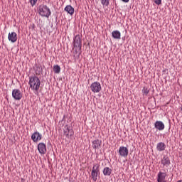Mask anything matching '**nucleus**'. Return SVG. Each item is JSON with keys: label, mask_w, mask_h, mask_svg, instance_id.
I'll use <instances>...</instances> for the list:
<instances>
[{"label": "nucleus", "mask_w": 182, "mask_h": 182, "mask_svg": "<svg viewBox=\"0 0 182 182\" xmlns=\"http://www.w3.org/2000/svg\"><path fill=\"white\" fill-rule=\"evenodd\" d=\"M38 150L40 154H46V144L43 143H39L38 144Z\"/></svg>", "instance_id": "9"}, {"label": "nucleus", "mask_w": 182, "mask_h": 182, "mask_svg": "<svg viewBox=\"0 0 182 182\" xmlns=\"http://www.w3.org/2000/svg\"><path fill=\"white\" fill-rule=\"evenodd\" d=\"M53 72L56 74L60 73V66L59 65H55L53 66Z\"/></svg>", "instance_id": "20"}, {"label": "nucleus", "mask_w": 182, "mask_h": 182, "mask_svg": "<svg viewBox=\"0 0 182 182\" xmlns=\"http://www.w3.org/2000/svg\"><path fill=\"white\" fill-rule=\"evenodd\" d=\"M102 5L109 6V0H101Z\"/></svg>", "instance_id": "22"}, {"label": "nucleus", "mask_w": 182, "mask_h": 182, "mask_svg": "<svg viewBox=\"0 0 182 182\" xmlns=\"http://www.w3.org/2000/svg\"><path fill=\"white\" fill-rule=\"evenodd\" d=\"M143 96H147L150 93V90L146 87H144L142 90Z\"/></svg>", "instance_id": "21"}, {"label": "nucleus", "mask_w": 182, "mask_h": 182, "mask_svg": "<svg viewBox=\"0 0 182 182\" xmlns=\"http://www.w3.org/2000/svg\"><path fill=\"white\" fill-rule=\"evenodd\" d=\"M64 11L68 13L69 15H73V14H75V9L70 5L66 6L65 8L64 9Z\"/></svg>", "instance_id": "16"}, {"label": "nucleus", "mask_w": 182, "mask_h": 182, "mask_svg": "<svg viewBox=\"0 0 182 182\" xmlns=\"http://www.w3.org/2000/svg\"><path fill=\"white\" fill-rule=\"evenodd\" d=\"M119 154L121 157H127V156H129V149L126 146H120Z\"/></svg>", "instance_id": "7"}, {"label": "nucleus", "mask_w": 182, "mask_h": 182, "mask_svg": "<svg viewBox=\"0 0 182 182\" xmlns=\"http://www.w3.org/2000/svg\"><path fill=\"white\" fill-rule=\"evenodd\" d=\"M90 88L93 93H99L102 90V85L99 82H94L91 84Z\"/></svg>", "instance_id": "5"}, {"label": "nucleus", "mask_w": 182, "mask_h": 182, "mask_svg": "<svg viewBox=\"0 0 182 182\" xmlns=\"http://www.w3.org/2000/svg\"><path fill=\"white\" fill-rule=\"evenodd\" d=\"M74 48H77L76 51L80 55L82 53V38L77 35L74 38Z\"/></svg>", "instance_id": "3"}, {"label": "nucleus", "mask_w": 182, "mask_h": 182, "mask_svg": "<svg viewBox=\"0 0 182 182\" xmlns=\"http://www.w3.org/2000/svg\"><path fill=\"white\" fill-rule=\"evenodd\" d=\"M28 85L31 90H35L38 92L41 87V80L36 75H33L29 77Z\"/></svg>", "instance_id": "1"}, {"label": "nucleus", "mask_w": 182, "mask_h": 182, "mask_svg": "<svg viewBox=\"0 0 182 182\" xmlns=\"http://www.w3.org/2000/svg\"><path fill=\"white\" fill-rule=\"evenodd\" d=\"M38 14L41 15V16L48 18V16H50V9H48V6L46 5H41L39 6L38 9Z\"/></svg>", "instance_id": "2"}, {"label": "nucleus", "mask_w": 182, "mask_h": 182, "mask_svg": "<svg viewBox=\"0 0 182 182\" xmlns=\"http://www.w3.org/2000/svg\"><path fill=\"white\" fill-rule=\"evenodd\" d=\"M102 146V141L99 139H95L92 141V147L96 150L97 149H100V146Z\"/></svg>", "instance_id": "13"}, {"label": "nucleus", "mask_w": 182, "mask_h": 182, "mask_svg": "<svg viewBox=\"0 0 182 182\" xmlns=\"http://www.w3.org/2000/svg\"><path fill=\"white\" fill-rule=\"evenodd\" d=\"M161 164L164 166V167H168L169 165L171 164L170 162V158L168 156L164 155L163 158L161 160Z\"/></svg>", "instance_id": "10"}, {"label": "nucleus", "mask_w": 182, "mask_h": 182, "mask_svg": "<svg viewBox=\"0 0 182 182\" xmlns=\"http://www.w3.org/2000/svg\"><path fill=\"white\" fill-rule=\"evenodd\" d=\"M64 135L66 136V137H72V136H73V131L70 129L68 126H65L64 129Z\"/></svg>", "instance_id": "14"}, {"label": "nucleus", "mask_w": 182, "mask_h": 182, "mask_svg": "<svg viewBox=\"0 0 182 182\" xmlns=\"http://www.w3.org/2000/svg\"><path fill=\"white\" fill-rule=\"evenodd\" d=\"M112 38H114V39L119 40V39H121L122 33H120V31L116 30L112 31Z\"/></svg>", "instance_id": "18"}, {"label": "nucleus", "mask_w": 182, "mask_h": 182, "mask_svg": "<svg viewBox=\"0 0 182 182\" xmlns=\"http://www.w3.org/2000/svg\"><path fill=\"white\" fill-rule=\"evenodd\" d=\"M166 177H167V173H166V172L159 171L157 175V181L166 182Z\"/></svg>", "instance_id": "8"}, {"label": "nucleus", "mask_w": 182, "mask_h": 182, "mask_svg": "<svg viewBox=\"0 0 182 182\" xmlns=\"http://www.w3.org/2000/svg\"><path fill=\"white\" fill-rule=\"evenodd\" d=\"M12 96L15 100H21L22 99V92L18 89H14L12 91Z\"/></svg>", "instance_id": "6"}, {"label": "nucleus", "mask_w": 182, "mask_h": 182, "mask_svg": "<svg viewBox=\"0 0 182 182\" xmlns=\"http://www.w3.org/2000/svg\"><path fill=\"white\" fill-rule=\"evenodd\" d=\"M156 5H161V0H154Z\"/></svg>", "instance_id": "24"}, {"label": "nucleus", "mask_w": 182, "mask_h": 182, "mask_svg": "<svg viewBox=\"0 0 182 182\" xmlns=\"http://www.w3.org/2000/svg\"><path fill=\"white\" fill-rule=\"evenodd\" d=\"M30 2L32 6H35V5H36V3L38 2V0H31Z\"/></svg>", "instance_id": "23"}, {"label": "nucleus", "mask_w": 182, "mask_h": 182, "mask_svg": "<svg viewBox=\"0 0 182 182\" xmlns=\"http://www.w3.org/2000/svg\"><path fill=\"white\" fill-rule=\"evenodd\" d=\"M129 0H122V2H126V3L129 2Z\"/></svg>", "instance_id": "25"}, {"label": "nucleus", "mask_w": 182, "mask_h": 182, "mask_svg": "<svg viewBox=\"0 0 182 182\" xmlns=\"http://www.w3.org/2000/svg\"><path fill=\"white\" fill-rule=\"evenodd\" d=\"M8 39L9 41H10V42H12V43H15V42L18 41V36L16 35V33L15 32L9 33Z\"/></svg>", "instance_id": "11"}, {"label": "nucleus", "mask_w": 182, "mask_h": 182, "mask_svg": "<svg viewBox=\"0 0 182 182\" xmlns=\"http://www.w3.org/2000/svg\"><path fill=\"white\" fill-rule=\"evenodd\" d=\"M102 173L104 176H110V174H112V168L109 167H105L104 168Z\"/></svg>", "instance_id": "19"}, {"label": "nucleus", "mask_w": 182, "mask_h": 182, "mask_svg": "<svg viewBox=\"0 0 182 182\" xmlns=\"http://www.w3.org/2000/svg\"><path fill=\"white\" fill-rule=\"evenodd\" d=\"M154 126L158 130H164V124L161 121H156Z\"/></svg>", "instance_id": "15"}, {"label": "nucleus", "mask_w": 182, "mask_h": 182, "mask_svg": "<svg viewBox=\"0 0 182 182\" xmlns=\"http://www.w3.org/2000/svg\"><path fill=\"white\" fill-rule=\"evenodd\" d=\"M156 149L158 151H164L166 150V144L163 142H159L157 144Z\"/></svg>", "instance_id": "17"}, {"label": "nucleus", "mask_w": 182, "mask_h": 182, "mask_svg": "<svg viewBox=\"0 0 182 182\" xmlns=\"http://www.w3.org/2000/svg\"><path fill=\"white\" fill-rule=\"evenodd\" d=\"M31 139L33 141H35V142L39 141V140H42V134H41L38 132H34L31 136Z\"/></svg>", "instance_id": "12"}, {"label": "nucleus", "mask_w": 182, "mask_h": 182, "mask_svg": "<svg viewBox=\"0 0 182 182\" xmlns=\"http://www.w3.org/2000/svg\"><path fill=\"white\" fill-rule=\"evenodd\" d=\"M100 165L99 164H94L91 172V177L93 181H97V176L100 174V169H99Z\"/></svg>", "instance_id": "4"}]
</instances>
